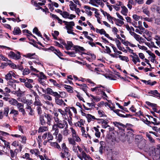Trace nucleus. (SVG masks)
Segmentation results:
<instances>
[{
	"label": "nucleus",
	"instance_id": "obj_1",
	"mask_svg": "<svg viewBox=\"0 0 160 160\" xmlns=\"http://www.w3.org/2000/svg\"><path fill=\"white\" fill-rule=\"evenodd\" d=\"M47 93L55 97V102L57 104L60 106H62L63 104L64 106H67L64 101L60 98H63V96H62L60 94L64 93L65 95H66V93L65 92H59V93H58L57 92L53 91L51 88H47Z\"/></svg>",
	"mask_w": 160,
	"mask_h": 160
},
{
	"label": "nucleus",
	"instance_id": "obj_2",
	"mask_svg": "<svg viewBox=\"0 0 160 160\" xmlns=\"http://www.w3.org/2000/svg\"><path fill=\"white\" fill-rule=\"evenodd\" d=\"M67 126H68V124L67 122L65 120L61 121V122H59L57 123H54L52 128V130L54 131L53 135L57 136L59 132L58 128L63 129Z\"/></svg>",
	"mask_w": 160,
	"mask_h": 160
},
{
	"label": "nucleus",
	"instance_id": "obj_3",
	"mask_svg": "<svg viewBox=\"0 0 160 160\" xmlns=\"http://www.w3.org/2000/svg\"><path fill=\"white\" fill-rule=\"evenodd\" d=\"M61 152L59 153V155L62 158H68L71 156L69 148L66 146V144L63 143L61 145Z\"/></svg>",
	"mask_w": 160,
	"mask_h": 160
},
{
	"label": "nucleus",
	"instance_id": "obj_4",
	"mask_svg": "<svg viewBox=\"0 0 160 160\" xmlns=\"http://www.w3.org/2000/svg\"><path fill=\"white\" fill-rule=\"evenodd\" d=\"M152 156L156 160H160V149L154 148L152 150Z\"/></svg>",
	"mask_w": 160,
	"mask_h": 160
},
{
	"label": "nucleus",
	"instance_id": "obj_5",
	"mask_svg": "<svg viewBox=\"0 0 160 160\" xmlns=\"http://www.w3.org/2000/svg\"><path fill=\"white\" fill-rule=\"evenodd\" d=\"M16 105L18 110V111L21 112L23 115L25 116L26 114V113L25 110L23 108L24 105L22 103L18 102Z\"/></svg>",
	"mask_w": 160,
	"mask_h": 160
},
{
	"label": "nucleus",
	"instance_id": "obj_6",
	"mask_svg": "<svg viewBox=\"0 0 160 160\" xmlns=\"http://www.w3.org/2000/svg\"><path fill=\"white\" fill-rule=\"evenodd\" d=\"M8 55L11 58L15 59H19L21 57L19 52L16 54L12 51L10 52L9 53Z\"/></svg>",
	"mask_w": 160,
	"mask_h": 160
},
{
	"label": "nucleus",
	"instance_id": "obj_7",
	"mask_svg": "<svg viewBox=\"0 0 160 160\" xmlns=\"http://www.w3.org/2000/svg\"><path fill=\"white\" fill-rule=\"evenodd\" d=\"M45 118H46V124L49 126L52 125V115L49 114L45 113Z\"/></svg>",
	"mask_w": 160,
	"mask_h": 160
},
{
	"label": "nucleus",
	"instance_id": "obj_8",
	"mask_svg": "<svg viewBox=\"0 0 160 160\" xmlns=\"http://www.w3.org/2000/svg\"><path fill=\"white\" fill-rule=\"evenodd\" d=\"M90 1V3L96 7H98L96 3H97L99 5L101 6H103L104 5V4L102 2L101 0H89Z\"/></svg>",
	"mask_w": 160,
	"mask_h": 160
},
{
	"label": "nucleus",
	"instance_id": "obj_9",
	"mask_svg": "<svg viewBox=\"0 0 160 160\" xmlns=\"http://www.w3.org/2000/svg\"><path fill=\"white\" fill-rule=\"evenodd\" d=\"M63 22L66 25L65 27L66 28H73V27L75 26L74 22L73 21L68 22L63 21Z\"/></svg>",
	"mask_w": 160,
	"mask_h": 160
},
{
	"label": "nucleus",
	"instance_id": "obj_10",
	"mask_svg": "<svg viewBox=\"0 0 160 160\" xmlns=\"http://www.w3.org/2000/svg\"><path fill=\"white\" fill-rule=\"evenodd\" d=\"M45 113L42 115H39V120L42 125H44L46 124V121L45 120Z\"/></svg>",
	"mask_w": 160,
	"mask_h": 160
},
{
	"label": "nucleus",
	"instance_id": "obj_11",
	"mask_svg": "<svg viewBox=\"0 0 160 160\" xmlns=\"http://www.w3.org/2000/svg\"><path fill=\"white\" fill-rule=\"evenodd\" d=\"M10 89L8 87H6L4 90H3L2 94L5 96L8 97L9 96L8 93H10Z\"/></svg>",
	"mask_w": 160,
	"mask_h": 160
},
{
	"label": "nucleus",
	"instance_id": "obj_12",
	"mask_svg": "<svg viewBox=\"0 0 160 160\" xmlns=\"http://www.w3.org/2000/svg\"><path fill=\"white\" fill-rule=\"evenodd\" d=\"M16 82V80H14V82L12 81H9L8 82V86H10V87L13 89H16V85L15 83V82Z\"/></svg>",
	"mask_w": 160,
	"mask_h": 160
},
{
	"label": "nucleus",
	"instance_id": "obj_13",
	"mask_svg": "<svg viewBox=\"0 0 160 160\" xmlns=\"http://www.w3.org/2000/svg\"><path fill=\"white\" fill-rule=\"evenodd\" d=\"M146 103L147 105L150 106L152 107V109L154 112H157V109L156 108L157 106V104H156L151 103L150 102L148 101H146Z\"/></svg>",
	"mask_w": 160,
	"mask_h": 160
},
{
	"label": "nucleus",
	"instance_id": "obj_14",
	"mask_svg": "<svg viewBox=\"0 0 160 160\" xmlns=\"http://www.w3.org/2000/svg\"><path fill=\"white\" fill-rule=\"evenodd\" d=\"M25 91H22L19 88L18 90L14 91V94H16L18 97H21L23 96L24 94Z\"/></svg>",
	"mask_w": 160,
	"mask_h": 160
},
{
	"label": "nucleus",
	"instance_id": "obj_15",
	"mask_svg": "<svg viewBox=\"0 0 160 160\" xmlns=\"http://www.w3.org/2000/svg\"><path fill=\"white\" fill-rule=\"evenodd\" d=\"M26 109L27 112H29V115L32 116L34 115V111L32 109L31 107L29 105L27 104Z\"/></svg>",
	"mask_w": 160,
	"mask_h": 160
},
{
	"label": "nucleus",
	"instance_id": "obj_16",
	"mask_svg": "<svg viewBox=\"0 0 160 160\" xmlns=\"http://www.w3.org/2000/svg\"><path fill=\"white\" fill-rule=\"evenodd\" d=\"M145 142L144 140L142 139L138 142V146L140 149H142L145 146Z\"/></svg>",
	"mask_w": 160,
	"mask_h": 160
},
{
	"label": "nucleus",
	"instance_id": "obj_17",
	"mask_svg": "<svg viewBox=\"0 0 160 160\" xmlns=\"http://www.w3.org/2000/svg\"><path fill=\"white\" fill-rule=\"evenodd\" d=\"M147 116L149 118V119L150 120V117L152 119L153 122H151L154 125H158L160 124V122H159V121L157 120V118H153L152 116L149 115H147Z\"/></svg>",
	"mask_w": 160,
	"mask_h": 160
},
{
	"label": "nucleus",
	"instance_id": "obj_18",
	"mask_svg": "<svg viewBox=\"0 0 160 160\" xmlns=\"http://www.w3.org/2000/svg\"><path fill=\"white\" fill-rule=\"evenodd\" d=\"M142 12L148 16H150V12L148 10V8L147 6H144L142 7Z\"/></svg>",
	"mask_w": 160,
	"mask_h": 160
},
{
	"label": "nucleus",
	"instance_id": "obj_19",
	"mask_svg": "<svg viewBox=\"0 0 160 160\" xmlns=\"http://www.w3.org/2000/svg\"><path fill=\"white\" fill-rule=\"evenodd\" d=\"M85 124V121L82 119H80V121L76 122L75 123V125L76 126H78L79 127H82V126H84Z\"/></svg>",
	"mask_w": 160,
	"mask_h": 160
},
{
	"label": "nucleus",
	"instance_id": "obj_20",
	"mask_svg": "<svg viewBox=\"0 0 160 160\" xmlns=\"http://www.w3.org/2000/svg\"><path fill=\"white\" fill-rule=\"evenodd\" d=\"M50 145L55 148L58 149L59 151L61 150V147L57 142H50Z\"/></svg>",
	"mask_w": 160,
	"mask_h": 160
},
{
	"label": "nucleus",
	"instance_id": "obj_21",
	"mask_svg": "<svg viewBox=\"0 0 160 160\" xmlns=\"http://www.w3.org/2000/svg\"><path fill=\"white\" fill-rule=\"evenodd\" d=\"M63 86L68 92L72 93L73 92V88L71 86L66 84L64 85Z\"/></svg>",
	"mask_w": 160,
	"mask_h": 160
},
{
	"label": "nucleus",
	"instance_id": "obj_22",
	"mask_svg": "<svg viewBox=\"0 0 160 160\" xmlns=\"http://www.w3.org/2000/svg\"><path fill=\"white\" fill-rule=\"evenodd\" d=\"M149 94H151L159 98H160V93L158 92L157 90H151L148 92Z\"/></svg>",
	"mask_w": 160,
	"mask_h": 160
},
{
	"label": "nucleus",
	"instance_id": "obj_23",
	"mask_svg": "<svg viewBox=\"0 0 160 160\" xmlns=\"http://www.w3.org/2000/svg\"><path fill=\"white\" fill-rule=\"evenodd\" d=\"M86 117L87 118L88 121V122H90L91 121H94V120L96 119L95 117L90 114H87L86 115Z\"/></svg>",
	"mask_w": 160,
	"mask_h": 160
},
{
	"label": "nucleus",
	"instance_id": "obj_24",
	"mask_svg": "<svg viewBox=\"0 0 160 160\" xmlns=\"http://www.w3.org/2000/svg\"><path fill=\"white\" fill-rule=\"evenodd\" d=\"M132 54L133 55H131L130 57L132 58V61H133L134 64L137 63V60L138 59V56L135 53H133Z\"/></svg>",
	"mask_w": 160,
	"mask_h": 160
},
{
	"label": "nucleus",
	"instance_id": "obj_25",
	"mask_svg": "<svg viewBox=\"0 0 160 160\" xmlns=\"http://www.w3.org/2000/svg\"><path fill=\"white\" fill-rule=\"evenodd\" d=\"M88 87L85 84H82V86L80 87V88L86 94V95L88 96L89 97V94L87 92V89Z\"/></svg>",
	"mask_w": 160,
	"mask_h": 160
},
{
	"label": "nucleus",
	"instance_id": "obj_26",
	"mask_svg": "<svg viewBox=\"0 0 160 160\" xmlns=\"http://www.w3.org/2000/svg\"><path fill=\"white\" fill-rule=\"evenodd\" d=\"M122 8L121 12L124 15L126 16L128 13V10L126 7L124 6H121Z\"/></svg>",
	"mask_w": 160,
	"mask_h": 160
},
{
	"label": "nucleus",
	"instance_id": "obj_27",
	"mask_svg": "<svg viewBox=\"0 0 160 160\" xmlns=\"http://www.w3.org/2000/svg\"><path fill=\"white\" fill-rule=\"evenodd\" d=\"M113 124L114 125L118 128L119 129H120L121 128L119 127V126H122L123 128H124L125 127V125L123 124L122 123H121L120 122H113Z\"/></svg>",
	"mask_w": 160,
	"mask_h": 160
},
{
	"label": "nucleus",
	"instance_id": "obj_28",
	"mask_svg": "<svg viewBox=\"0 0 160 160\" xmlns=\"http://www.w3.org/2000/svg\"><path fill=\"white\" fill-rule=\"evenodd\" d=\"M18 102L17 100L13 98H10V100L9 101V104L13 106H16Z\"/></svg>",
	"mask_w": 160,
	"mask_h": 160
},
{
	"label": "nucleus",
	"instance_id": "obj_29",
	"mask_svg": "<svg viewBox=\"0 0 160 160\" xmlns=\"http://www.w3.org/2000/svg\"><path fill=\"white\" fill-rule=\"evenodd\" d=\"M93 129L95 131V136L98 138H99L100 137L101 133L99 131V129L96 127H94Z\"/></svg>",
	"mask_w": 160,
	"mask_h": 160
},
{
	"label": "nucleus",
	"instance_id": "obj_30",
	"mask_svg": "<svg viewBox=\"0 0 160 160\" xmlns=\"http://www.w3.org/2000/svg\"><path fill=\"white\" fill-rule=\"evenodd\" d=\"M145 44L146 45L148 46L150 48H152V47L157 48L158 47H157L155 45L154 43L153 42H151L150 43L148 42H145Z\"/></svg>",
	"mask_w": 160,
	"mask_h": 160
},
{
	"label": "nucleus",
	"instance_id": "obj_31",
	"mask_svg": "<svg viewBox=\"0 0 160 160\" xmlns=\"http://www.w3.org/2000/svg\"><path fill=\"white\" fill-rule=\"evenodd\" d=\"M79 152L81 153L80 154V155L81 156L82 159L81 160H82L83 158H85V157H87V155L82 150V149L81 148L79 149L78 150Z\"/></svg>",
	"mask_w": 160,
	"mask_h": 160
},
{
	"label": "nucleus",
	"instance_id": "obj_32",
	"mask_svg": "<svg viewBox=\"0 0 160 160\" xmlns=\"http://www.w3.org/2000/svg\"><path fill=\"white\" fill-rule=\"evenodd\" d=\"M101 87H102L103 88H105V87L103 86H102L101 85H98L97 87H95L94 88H91V90L92 91L94 92V91H96V92L97 90H98V91H101V89H99V88H100Z\"/></svg>",
	"mask_w": 160,
	"mask_h": 160
},
{
	"label": "nucleus",
	"instance_id": "obj_33",
	"mask_svg": "<svg viewBox=\"0 0 160 160\" xmlns=\"http://www.w3.org/2000/svg\"><path fill=\"white\" fill-rule=\"evenodd\" d=\"M76 52L83 51L85 49L83 47L78 46H75L73 47Z\"/></svg>",
	"mask_w": 160,
	"mask_h": 160
},
{
	"label": "nucleus",
	"instance_id": "obj_34",
	"mask_svg": "<svg viewBox=\"0 0 160 160\" xmlns=\"http://www.w3.org/2000/svg\"><path fill=\"white\" fill-rule=\"evenodd\" d=\"M39 98V97L35 98V101L34 102V105L39 106L42 105Z\"/></svg>",
	"mask_w": 160,
	"mask_h": 160
},
{
	"label": "nucleus",
	"instance_id": "obj_35",
	"mask_svg": "<svg viewBox=\"0 0 160 160\" xmlns=\"http://www.w3.org/2000/svg\"><path fill=\"white\" fill-rule=\"evenodd\" d=\"M72 150L75 153H76L78 157L80 159H81L82 158L81 156L80 155V154L79 153L76 147L75 146H73Z\"/></svg>",
	"mask_w": 160,
	"mask_h": 160
},
{
	"label": "nucleus",
	"instance_id": "obj_36",
	"mask_svg": "<svg viewBox=\"0 0 160 160\" xmlns=\"http://www.w3.org/2000/svg\"><path fill=\"white\" fill-rule=\"evenodd\" d=\"M122 43L125 46H128V45H129V46L132 47H137V46L133 44H132L130 42H129L128 41H122Z\"/></svg>",
	"mask_w": 160,
	"mask_h": 160
},
{
	"label": "nucleus",
	"instance_id": "obj_37",
	"mask_svg": "<svg viewBox=\"0 0 160 160\" xmlns=\"http://www.w3.org/2000/svg\"><path fill=\"white\" fill-rule=\"evenodd\" d=\"M129 137V135H127L126 136L124 134H122L119 136L120 139L122 142H124L125 141L127 140V139L126 138H128Z\"/></svg>",
	"mask_w": 160,
	"mask_h": 160
},
{
	"label": "nucleus",
	"instance_id": "obj_38",
	"mask_svg": "<svg viewBox=\"0 0 160 160\" xmlns=\"http://www.w3.org/2000/svg\"><path fill=\"white\" fill-rule=\"evenodd\" d=\"M73 44L72 42L68 41L66 47L67 50H70L72 47Z\"/></svg>",
	"mask_w": 160,
	"mask_h": 160
},
{
	"label": "nucleus",
	"instance_id": "obj_39",
	"mask_svg": "<svg viewBox=\"0 0 160 160\" xmlns=\"http://www.w3.org/2000/svg\"><path fill=\"white\" fill-rule=\"evenodd\" d=\"M69 144H70L73 146H75L76 145L75 141L72 138H69L68 139Z\"/></svg>",
	"mask_w": 160,
	"mask_h": 160
},
{
	"label": "nucleus",
	"instance_id": "obj_40",
	"mask_svg": "<svg viewBox=\"0 0 160 160\" xmlns=\"http://www.w3.org/2000/svg\"><path fill=\"white\" fill-rule=\"evenodd\" d=\"M35 53H27L26 54H25L23 55V56L25 57L28 58L30 59H34V58L32 57L33 56L35 55Z\"/></svg>",
	"mask_w": 160,
	"mask_h": 160
},
{
	"label": "nucleus",
	"instance_id": "obj_41",
	"mask_svg": "<svg viewBox=\"0 0 160 160\" xmlns=\"http://www.w3.org/2000/svg\"><path fill=\"white\" fill-rule=\"evenodd\" d=\"M13 33L15 35H17L21 33V31L19 28H15L13 32Z\"/></svg>",
	"mask_w": 160,
	"mask_h": 160
},
{
	"label": "nucleus",
	"instance_id": "obj_42",
	"mask_svg": "<svg viewBox=\"0 0 160 160\" xmlns=\"http://www.w3.org/2000/svg\"><path fill=\"white\" fill-rule=\"evenodd\" d=\"M10 114H13L14 116L16 117L18 115L19 112L18 110L12 109L11 110Z\"/></svg>",
	"mask_w": 160,
	"mask_h": 160
},
{
	"label": "nucleus",
	"instance_id": "obj_43",
	"mask_svg": "<svg viewBox=\"0 0 160 160\" xmlns=\"http://www.w3.org/2000/svg\"><path fill=\"white\" fill-rule=\"evenodd\" d=\"M54 53L56 54L60 59H63V58L60 57V56H63L62 54L58 50H54Z\"/></svg>",
	"mask_w": 160,
	"mask_h": 160
},
{
	"label": "nucleus",
	"instance_id": "obj_44",
	"mask_svg": "<svg viewBox=\"0 0 160 160\" xmlns=\"http://www.w3.org/2000/svg\"><path fill=\"white\" fill-rule=\"evenodd\" d=\"M17 100L19 102H23L24 103L29 102V101L28 100H26L25 98H17Z\"/></svg>",
	"mask_w": 160,
	"mask_h": 160
},
{
	"label": "nucleus",
	"instance_id": "obj_45",
	"mask_svg": "<svg viewBox=\"0 0 160 160\" xmlns=\"http://www.w3.org/2000/svg\"><path fill=\"white\" fill-rule=\"evenodd\" d=\"M154 39L156 40V43L158 46L160 45V36L156 35Z\"/></svg>",
	"mask_w": 160,
	"mask_h": 160
},
{
	"label": "nucleus",
	"instance_id": "obj_46",
	"mask_svg": "<svg viewBox=\"0 0 160 160\" xmlns=\"http://www.w3.org/2000/svg\"><path fill=\"white\" fill-rule=\"evenodd\" d=\"M68 126H67L64 128V129L62 131V134L64 136H67L68 134L69 130L68 129Z\"/></svg>",
	"mask_w": 160,
	"mask_h": 160
},
{
	"label": "nucleus",
	"instance_id": "obj_47",
	"mask_svg": "<svg viewBox=\"0 0 160 160\" xmlns=\"http://www.w3.org/2000/svg\"><path fill=\"white\" fill-rule=\"evenodd\" d=\"M38 78L46 79V76L42 72H39V73L38 74Z\"/></svg>",
	"mask_w": 160,
	"mask_h": 160
},
{
	"label": "nucleus",
	"instance_id": "obj_48",
	"mask_svg": "<svg viewBox=\"0 0 160 160\" xmlns=\"http://www.w3.org/2000/svg\"><path fill=\"white\" fill-rule=\"evenodd\" d=\"M108 120L105 119V121L103 123L102 125V127L104 128H106L108 127H110V126L108 124Z\"/></svg>",
	"mask_w": 160,
	"mask_h": 160
},
{
	"label": "nucleus",
	"instance_id": "obj_49",
	"mask_svg": "<svg viewBox=\"0 0 160 160\" xmlns=\"http://www.w3.org/2000/svg\"><path fill=\"white\" fill-rule=\"evenodd\" d=\"M47 129L48 128L47 127H40L39 128L38 132L39 133L43 132L46 131Z\"/></svg>",
	"mask_w": 160,
	"mask_h": 160
},
{
	"label": "nucleus",
	"instance_id": "obj_50",
	"mask_svg": "<svg viewBox=\"0 0 160 160\" xmlns=\"http://www.w3.org/2000/svg\"><path fill=\"white\" fill-rule=\"evenodd\" d=\"M114 108H113L112 110L115 113H116L118 116L121 117H124V115L122 114L119 113V109L114 110Z\"/></svg>",
	"mask_w": 160,
	"mask_h": 160
},
{
	"label": "nucleus",
	"instance_id": "obj_51",
	"mask_svg": "<svg viewBox=\"0 0 160 160\" xmlns=\"http://www.w3.org/2000/svg\"><path fill=\"white\" fill-rule=\"evenodd\" d=\"M118 58H119L121 60L126 61V62H128L129 61L128 58L126 56H124L120 55L118 56Z\"/></svg>",
	"mask_w": 160,
	"mask_h": 160
},
{
	"label": "nucleus",
	"instance_id": "obj_52",
	"mask_svg": "<svg viewBox=\"0 0 160 160\" xmlns=\"http://www.w3.org/2000/svg\"><path fill=\"white\" fill-rule=\"evenodd\" d=\"M72 138L76 142H78L81 141V139L78 137L77 134L72 136Z\"/></svg>",
	"mask_w": 160,
	"mask_h": 160
},
{
	"label": "nucleus",
	"instance_id": "obj_53",
	"mask_svg": "<svg viewBox=\"0 0 160 160\" xmlns=\"http://www.w3.org/2000/svg\"><path fill=\"white\" fill-rule=\"evenodd\" d=\"M86 7H88V6L85 5L84 6V8L86 9V11L87 12V14L90 16H91L92 15V12L90 11L91 10L89 8H86Z\"/></svg>",
	"mask_w": 160,
	"mask_h": 160
},
{
	"label": "nucleus",
	"instance_id": "obj_54",
	"mask_svg": "<svg viewBox=\"0 0 160 160\" xmlns=\"http://www.w3.org/2000/svg\"><path fill=\"white\" fill-rule=\"evenodd\" d=\"M42 96L45 100H47L49 101H52V97L48 95L43 94L42 95Z\"/></svg>",
	"mask_w": 160,
	"mask_h": 160
},
{
	"label": "nucleus",
	"instance_id": "obj_55",
	"mask_svg": "<svg viewBox=\"0 0 160 160\" xmlns=\"http://www.w3.org/2000/svg\"><path fill=\"white\" fill-rule=\"evenodd\" d=\"M53 138V137L52 134H51L50 132H48L47 139L48 140V142L50 143L51 142H50V141L52 140Z\"/></svg>",
	"mask_w": 160,
	"mask_h": 160
},
{
	"label": "nucleus",
	"instance_id": "obj_56",
	"mask_svg": "<svg viewBox=\"0 0 160 160\" xmlns=\"http://www.w3.org/2000/svg\"><path fill=\"white\" fill-rule=\"evenodd\" d=\"M109 142L111 144H112L114 143V142L116 141V138L113 136H111L108 138Z\"/></svg>",
	"mask_w": 160,
	"mask_h": 160
},
{
	"label": "nucleus",
	"instance_id": "obj_57",
	"mask_svg": "<svg viewBox=\"0 0 160 160\" xmlns=\"http://www.w3.org/2000/svg\"><path fill=\"white\" fill-rule=\"evenodd\" d=\"M65 111L66 113H68V114L69 115L70 117L71 118V116H72V113L71 112L70 110V108L69 107H66L65 108Z\"/></svg>",
	"mask_w": 160,
	"mask_h": 160
},
{
	"label": "nucleus",
	"instance_id": "obj_58",
	"mask_svg": "<svg viewBox=\"0 0 160 160\" xmlns=\"http://www.w3.org/2000/svg\"><path fill=\"white\" fill-rule=\"evenodd\" d=\"M9 111V108L7 107L4 108V114L7 117L8 115V113Z\"/></svg>",
	"mask_w": 160,
	"mask_h": 160
},
{
	"label": "nucleus",
	"instance_id": "obj_59",
	"mask_svg": "<svg viewBox=\"0 0 160 160\" xmlns=\"http://www.w3.org/2000/svg\"><path fill=\"white\" fill-rule=\"evenodd\" d=\"M30 72V70L28 68H25L23 71L22 74L23 75H28Z\"/></svg>",
	"mask_w": 160,
	"mask_h": 160
},
{
	"label": "nucleus",
	"instance_id": "obj_60",
	"mask_svg": "<svg viewBox=\"0 0 160 160\" xmlns=\"http://www.w3.org/2000/svg\"><path fill=\"white\" fill-rule=\"evenodd\" d=\"M98 113L100 117H107V115L105 114L104 112L102 110H98Z\"/></svg>",
	"mask_w": 160,
	"mask_h": 160
},
{
	"label": "nucleus",
	"instance_id": "obj_61",
	"mask_svg": "<svg viewBox=\"0 0 160 160\" xmlns=\"http://www.w3.org/2000/svg\"><path fill=\"white\" fill-rule=\"evenodd\" d=\"M5 78L7 80H10V79H12V77L10 71L6 75Z\"/></svg>",
	"mask_w": 160,
	"mask_h": 160
},
{
	"label": "nucleus",
	"instance_id": "obj_62",
	"mask_svg": "<svg viewBox=\"0 0 160 160\" xmlns=\"http://www.w3.org/2000/svg\"><path fill=\"white\" fill-rule=\"evenodd\" d=\"M96 32L97 33H99L101 34H104L106 32L105 30L102 29H99L98 28H96Z\"/></svg>",
	"mask_w": 160,
	"mask_h": 160
},
{
	"label": "nucleus",
	"instance_id": "obj_63",
	"mask_svg": "<svg viewBox=\"0 0 160 160\" xmlns=\"http://www.w3.org/2000/svg\"><path fill=\"white\" fill-rule=\"evenodd\" d=\"M62 16L65 18H68L69 16V14L67 12L64 11L62 12L61 15Z\"/></svg>",
	"mask_w": 160,
	"mask_h": 160
},
{
	"label": "nucleus",
	"instance_id": "obj_64",
	"mask_svg": "<svg viewBox=\"0 0 160 160\" xmlns=\"http://www.w3.org/2000/svg\"><path fill=\"white\" fill-rule=\"evenodd\" d=\"M11 157L12 158H13L15 156L17 155V153L12 150L10 149V150Z\"/></svg>",
	"mask_w": 160,
	"mask_h": 160
}]
</instances>
